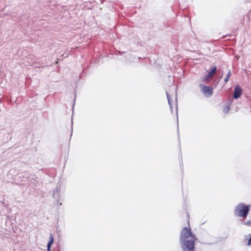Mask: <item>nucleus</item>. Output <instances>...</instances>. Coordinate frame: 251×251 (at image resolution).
I'll list each match as a JSON object with an SVG mask.
<instances>
[{
  "instance_id": "nucleus-1",
  "label": "nucleus",
  "mask_w": 251,
  "mask_h": 251,
  "mask_svg": "<svg viewBox=\"0 0 251 251\" xmlns=\"http://www.w3.org/2000/svg\"><path fill=\"white\" fill-rule=\"evenodd\" d=\"M250 206L251 205H247L243 203H240L236 206L234 211L235 215L243 218H246L250 211Z\"/></svg>"
},
{
  "instance_id": "nucleus-2",
  "label": "nucleus",
  "mask_w": 251,
  "mask_h": 251,
  "mask_svg": "<svg viewBox=\"0 0 251 251\" xmlns=\"http://www.w3.org/2000/svg\"><path fill=\"white\" fill-rule=\"evenodd\" d=\"M179 242L183 251H194L195 243L189 241L180 234Z\"/></svg>"
},
{
  "instance_id": "nucleus-3",
  "label": "nucleus",
  "mask_w": 251,
  "mask_h": 251,
  "mask_svg": "<svg viewBox=\"0 0 251 251\" xmlns=\"http://www.w3.org/2000/svg\"><path fill=\"white\" fill-rule=\"evenodd\" d=\"M19 177H23V178L21 179L22 181H27L28 182V186L27 187V188H28V190L30 191V192H34L38 184V181H37L36 179L34 178L29 179L28 176H25L23 174H20Z\"/></svg>"
},
{
  "instance_id": "nucleus-4",
  "label": "nucleus",
  "mask_w": 251,
  "mask_h": 251,
  "mask_svg": "<svg viewBox=\"0 0 251 251\" xmlns=\"http://www.w3.org/2000/svg\"><path fill=\"white\" fill-rule=\"evenodd\" d=\"M180 234L187 239L189 237H190V239L189 240L193 241V243H195V241L197 240L196 236L192 232L191 228L187 227H184L182 229Z\"/></svg>"
},
{
  "instance_id": "nucleus-5",
  "label": "nucleus",
  "mask_w": 251,
  "mask_h": 251,
  "mask_svg": "<svg viewBox=\"0 0 251 251\" xmlns=\"http://www.w3.org/2000/svg\"><path fill=\"white\" fill-rule=\"evenodd\" d=\"M242 89L239 85H236L234 87L233 94V99L237 100L239 99L242 94Z\"/></svg>"
},
{
  "instance_id": "nucleus-6",
  "label": "nucleus",
  "mask_w": 251,
  "mask_h": 251,
  "mask_svg": "<svg viewBox=\"0 0 251 251\" xmlns=\"http://www.w3.org/2000/svg\"><path fill=\"white\" fill-rule=\"evenodd\" d=\"M201 91L204 95L208 97L211 96L213 94V88L210 86L203 85Z\"/></svg>"
},
{
  "instance_id": "nucleus-7",
  "label": "nucleus",
  "mask_w": 251,
  "mask_h": 251,
  "mask_svg": "<svg viewBox=\"0 0 251 251\" xmlns=\"http://www.w3.org/2000/svg\"><path fill=\"white\" fill-rule=\"evenodd\" d=\"M60 190V186H57L56 189L54 190L53 192V197L55 199L57 200L58 203H59V199H58L59 197V192Z\"/></svg>"
},
{
  "instance_id": "nucleus-8",
  "label": "nucleus",
  "mask_w": 251,
  "mask_h": 251,
  "mask_svg": "<svg viewBox=\"0 0 251 251\" xmlns=\"http://www.w3.org/2000/svg\"><path fill=\"white\" fill-rule=\"evenodd\" d=\"M27 18H28V17H27V15H25V14L23 15L20 17L19 21L23 23V24L24 25H28V20Z\"/></svg>"
},
{
  "instance_id": "nucleus-9",
  "label": "nucleus",
  "mask_w": 251,
  "mask_h": 251,
  "mask_svg": "<svg viewBox=\"0 0 251 251\" xmlns=\"http://www.w3.org/2000/svg\"><path fill=\"white\" fill-rule=\"evenodd\" d=\"M166 96H167V100L168 101V104L170 106V110L171 111V113H173V102H172V98H171V96L170 95V94H169V93L166 92Z\"/></svg>"
},
{
  "instance_id": "nucleus-10",
  "label": "nucleus",
  "mask_w": 251,
  "mask_h": 251,
  "mask_svg": "<svg viewBox=\"0 0 251 251\" xmlns=\"http://www.w3.org/2000/svg\"><path fill=\"white\" fill-rule=\"evenodd\" d=\"M176 114L177 117V124L178 123V105H177V97H176ZM177 134H178V140L179 142H180V135H179V128H178V126L177 125Z\"/></svg>"
},
{
  "instance_id": "nucleus-11",
  "label": "nucleus",
  "mask_w": 251,
  "mask_h": 251,
  "mask_svg": "<svg viewBox=\"0 0 251 251\" xmlns=\"http://www.w3.org/2000/svg\"><path fill=\"white\" fill-rule=\"evenodd\" d=\"M211 80V78L209 77L207 75H205L203 77L202 81L205 84H209Z\"/></svg>"
},
{
  "instance_id": "nucleus-12",
  "label": "nucleus",
  "mask_w": 251,
  "mask_h": 251,
  "mask_svg": "<svg viewBox=\"0 0 251 251\" xmlns=\"http://www.w3.org/2000/svg\"><path fill=\"white\" fill-rule=\"evenodd\" d=\"M209 71L214 75V74L216 73L218 71L217 67L215 66H211L209 69Z\"/></svg>"
},
{
  "instance_id": "nucleus-13",
  "label": "nucleus",
  "mask_w": 251,
  "mask_h": 251,
  "mask_svg": "<svg viewBox=\"0 0 251 251\" xmlns=\"http://www.w3.org/2000/svg\"><path fill=\"white\" fill-rule=\"evenodd\" d=\"M231 74V71H230V70H229L226 76L225 77V78L224 79V81L225 83H227L228 81L229 78Z\"/></svg>"
},
{
  "instance_id": "nucleus-14",
  "label": "nucleus",
  "mask_w": 251,
  "mask_h": 251,
  "mask_svg": "<svg viewBox=\"0 0 251 251\" xmlns=\"http://www.w3.org/2000/svg\"><path fill=\"white\" fill-rule=\"evenodd\" d=\"M229 111V107L228 106H226L223 108V112L225 113H227Z\"/></svg>"
},
{
  "instance_id": "nucleus-15",
  "label": "nucleus",
  "mask_w": 251,
  "mask_h": 251,
  "mask_svg": "<svg viewBox=\"0 0 251 251\" xmlns=\"http://www.w3.org/2000/svg\"><path fill=\"white\" fill-rule=\"evenodd\" d=\"M49 241H51L52 242H53V241H54L53 235L52 233H50V234Z\"/></svg>"
},
{
  "instance_id": "nucleus-16",
  "label": "nucleus",
  "mask_w": 251,
  "mask_h": 251,
  "mask_svg": "<svg viewBox=\"0 0 251 251\" xmlns=\"http://www.w3.org/2000/svg\"><path fill=\"white\" fill-rule=\"evenodd\" d=\"M180 154H181V159L182 160V153H181V147H180ZM183 162H182V161L181 160V162L180 163V168L181 169H182L183 168H182V166H183Z\"/></svg>"
},
{
  "instance_id": "nucleus-17",
  "label": "nucleus",
  "mask_w": 251,
  "mask_h": 251,
  "mask_svg": "<svg viewBox=\"0 0 251 251\" xmlns=\"http://www.w3.org/2000/svg\"><path fill=\"white\" fill-rule=\"evenodd\" d=\"M244 224L247 226H251V221H248L244 223Z\"/></svg>"
},
{
  "instance_id": "nucleus-18",
  "label": "nucleus",
  "mask_w": 251,
  "mask_h": 251,
  "mask_svg": "<svg viewBox=\"0 0 251 251\" xmlns=\"http://www.w3.org/2000/svg\"><path fill=\"white\" fill-rule=\"evenodd\" d=\"M209 77L212 78L214 76V75L212 74L209 71H208L207 74H206Z\"/></svg>"
},
{
  "instance_id": "nucleus-19",
  "label": "nucleus",
  "mask_w": 251,
  "mask_h": 251,
  "mask_svg": "<svg viewBox=\"0 0 251 251\" xmlns=\"http://www.w3.org/2000/svg\"><path fill=\"white\" fill-rule=\"evenodd\" d=\"M249 235L250 236L249 239H248L247 245L248 246L251 245V234H250Z\"/></svg>"
},
{
  "instance_id": "nucleus-20",
  "label": "nucleus",
  "mask_w": 251,
  "mask_h": 251,
  "mask_svg": "<svg viewBox=\"0 0 251 251\" xmlns=\"http://www.w3.org/2000/svg\"><path fill=\"white\" fill-rule=\"evenodd\" d=\"M53 243V242H52L51 241H49L47 244V247L51 248Z\"/></svg>"
},
{
  "instance_id": "nucleus-21",
  "label": "nucleus",
  "mask_w": 251,
  "mask_h": 251,
  "mask_svg": "<svg viewBox=\"0 0 251 251\" xmlns=\"http://www.w3.org/2000/svg\"><path fill=\"white\" fill-rule=\"evenodd\" d=\"M71 125H72V127H71V136L72 135V133H73V119H72V122H71Z\"/></svg>"
},
{
  "instance_id": "nucleus-22",
  "label": "nucleus",
  "mask_w": 251,
  "mask_h": 251,
  "mask_svg": "<svg viewBox=\"0 0 251 251\" xmlns=\"http://www.w3.org/2000/svg\"><path fill=\"white\" fill-rule=\"evenodd\" d=\"M84 73V70H82L81 74L80 75L79 78H81L82 77V74Z\"/></svg>"
},
{
  "instance_id": "nucleus-23",
  "label": "nucleus",
  "mask_w": 251,
  "mask_h": 251,
  "mask_svg": "<svg viewBox=\"0 0 251 251\" xmlns=\"http://www.w3.org/2000/svg\"><path fill=\"white\" fill-rule=\"evenodd\" d=\"M47 251H51V248L47 247Z\"/></svg>"
},
{
  "instance_id": "nucleus-24",
  "label": "nucleus",
  "mask_w": 251,
  "mask_h": 251,
  "mask_svg": "<svg viewBox=\"0 0 251 251\" xmlns=\"http://www.w3.org/2000/svg\"><path fill=\"white\" fill-rule=\"evenodd\" d=\"M249 217L251 219V210L250 213L249 214Z\"/></svg>"
},
{
  "instance_id": "nucleus-25",
  "label": "nucleus",
  "mask_w": 251,
  "mask_h": 251,
  "mask_svg": "<svg viewBox=\"0 0 251 251\" xmlns=\"http://www.w3.org/2000/svg\"><path fill=\"white\" fill-rule=\"evenodd\" d=\"M222 77V75H221L220 76V78H221Z\"/></svg>"
},
{
  "instance_id": "nucleus-26",
  "label": "nucleus",
  "mask_w": 251,
  "mask_h": 251,
  "mask_svg": "<svg viewBox=\"0 0 251 251\" xmlns=\"http://www.w3.org/2000/svg\"><path fill=\"white\" fill-rule=\"evenodd\" d=\"M119 53L121 54L123 52H121V51H119Z\"/></svg>"
}]
</instances>
